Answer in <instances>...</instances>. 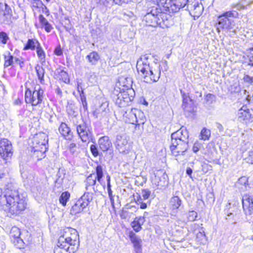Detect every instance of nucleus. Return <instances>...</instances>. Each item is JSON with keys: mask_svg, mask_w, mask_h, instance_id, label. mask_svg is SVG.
<instances>
[{"mask_svg": "<svg viewBox=\"0 0 253 253\" xmlns=\"http://www.w3.org/2000/svg\"><path fill=\"white\" fill-rule=\"evenodd\" d=\"M163 67L165 71L167 70V62H159L155 57L151 54L142 55L136 63L137 72L143 78L144 81L149 84L158 81Z\"/></svg>", "mask_w": 253, "mask_h": 253, "instance_id": "obj_1", "label": "nucleus"}, {"mask_svg": "<svg viewBox=\"0 0 253 253\" xmlns=\"http://www.w3.org/2000/svg\"><path fill=\"white\" fill-rule=\"evenodd\" d=\"M4 198L6 204L3 209L7 216L14 217L20 214L26 208V199L23 194L12 185H8L3 192L2 197L1 190L0 189V200Z\"/></svg>", "mask_w": 253, "mask_h": 253, "instance_id": "obj_2", "label": "nucleus"}, {"mask_svg": "<svg viewBox=\"0 0 253 253\" xmlns=\"http://www.w3.org/2000/svg\"><path fill=\"white\" fill-rule=\"evenodd\" d=\"M157 2L159 6L169 12H176L184 8L195 19L202 14L204 10L203 5L197 0H157Z\"/></svg>", "mask_w": 253, "mask_h": 253, "instance_id": "obj_3", "label": "nucleus"}, {"mask_svg": "<svg viewBox=\"0 0 253 253\" xmlns=\"http://www.w3.org/2000/svg\"><path fill=\"white\" fill-rule=\"evenodd\" d=\"M171 144L170 149L175 156L183 155L188 147V132L183 127L172 133L171 135Z\"/></svg>", "mask_w": 253, "mask_h": 253, "instance_id": "obj_4", "label": "nucleus"}, {"mask_svg": "<svg viewBox=\"0 0 253 253\" xmlns=\"http://www.w3.org/2000/svg\"><path fill=\"white\" fill-rule=\"evenodd\" d=\"M240 14L236 10H232L223 13L218 17L216 24V30L218 33L233 32L235 33L238 27L236 26L233 20L229 19L230 17L235 18H239Z\"/></svg>", "mask_w": 253, "mask_h": 253, "instance_id": "obj_5", "label": "nucleus"}, {"mask_svg": "<svg viewBox=\"0 0 253 253\" xmlns=\"http://www.w3.org/2000/svg\"><path fill=\"white\" fill-rule=\"evenodd\" d=\"M169 15L164 12H160L157 8L152 9L147 13L143 18L146 25L152 27L160 26L162 28L168 27L169 25Z\"/></svg>", "mask_w": 253, "mask_h": 253, "instance_id": "obj_6", "label": "nucleus"}, {"mask_svg": "<svg viewBox=\"0 0 253 253\" xmlns=\"http://www.w3.org/2000/svg\"><path fill=\"white\" fill-rule=\"evenodd\" d=\"M123 119L126 123L138 126L145 122L143 112L136 108L127 109L123 114Z\"/></svg>", "mask_w": 253, "mask_h": 253, "instance_id": "obj_7", "label": "nucleus"}, {"mask_svg": "<svg viewBox=\"0 0 253 253\" xmlns=\"http://www.w3.org/2000/svg\"><path fill=\"white\" fill-rule=\"evenodd\" d=\"M44 90L40 85H36L32 91L30 89L26 90L25 100L27 103L33 106H40L43 98Z\"/></svg>", "mask_w": 253, "mask_h": 253, "instance_id": "obj_8", "label": "nucleus"}, {"mask_svg": "<svg viewBox=\"0 0 253 253\" xmlns=\"http://www.w3.org/2000/svg\"><path fill=\"white\" fill-rule=\"evenodd\" d=\"M93 199V193L85 192L72 207L70 212L72 214H76L82 212L91 202Z\"/></svg>", "mask_w": 253, "mask_h": 253, "instance_id": "obj_9", "label": "nucleus"}, {"mask_svg": "<svg viewBox=\"0 0 253 253\" xmlns=\"http://www.w3.org/2000/svg\"><path fill=\"white\" fill-rule=\"evenodd\" d=\"M32 143L34 152L44 153L47 148L48 137L44 133H39L34 136Z\"/></svg>", "mask_w": 253, "mask_h": 253, "instance_id": "obj_10", "label": "nucleus"}, {"mask_svg": "<svg viewBox=\"0 0 253 253\" xmlns=\"http://www.w3.org/2000/svg\"><path fill=\"white\" fill-rule=\"evenodd\" d=\"M128 140V137L126 134L117 135L115 144L116 149L120 153L127 154L130 151L131 147Z\"/></svg>", "mask_w": 253, "mask_h": 253, "instance_id": "obj_11", "label": "nucleus"}, {"mask_svg": "<svg viewBox=\"0 0 253 253\" xmlns=\"http://www.w3.org/2000/svg\"><path fill=\"white\" fill-rule=\"evenodd\" d=\"M76 129L78 135L83 142H89L92 140L91 129L87 126L85 123L82 122L77 125Z\"/></svg>", "mask_w": 253, "mask_h": 253, "instance_id": "obj_12", "label": "nucleus"}, {"mask_svg": "<svg viewBox=\"0 0 253 253\" xmlns=\"http://www.w3.org/2000/svg\"><path fill=\"white\" fill-rule=\"evenodd\" d=\"M13 155V148L11 142L7 139L0 140V156L5 160L11 158Z\"/></svg>", "mask_w": 253, "mask_h": 253, "instance_id": "obj_13", "label": "nucleus"}, {"mask_svg": "<svg viewBox=\"0 0 253 253\" xmlns=\"http://www.w3.org/2000/svg\"><path fill=\"white\" fill-rule=\"evenodd\" d=\"M127 82L126 84H124L126 87V90H123V92H120V98H124V103L126 102L127 103L132 101L133 100L135 92L131 88L132 81L131 79H126Z\"/></svg>", "mask_w": 253, "mask_h": 253, "instance_id": "obj_14", "label": "nucleus"}, {"mask_svg": "<svg viewBox=\"0 0 253 253\" xmlns=\"http://www.w3.org/2000/svg\"><path fill=\"white\" fill-rule=\"evenodd\" d=\"M251 111L246 108L243 107L240 109L237 113V117L238 121L243 123L247 124L253 121V115Z\"/></svg>", "mask_w": 253, "mask_h": 253, "instance_id": "obj_15", "label": "nucleus"}, {"mask_svg": "<svg viewBox=\"0 0 253 253\" xmlns=\"http://www.w3.org/2000/svg\"><path fill=\"white\" fill-rule=\"evenodd\" d=\"M57 244L69 249H74L77 251L79 246V240H71L64 236H60Z\"/></svg>", "mask_w": 253, "mask_h": 253, "instance_id": "obj_16", "label": "nucleus"}, {"mask_svg": "<svg viewBox=\"0 0 253 253\" xmlns=\"http://www.w3.org/2000/svg\"><path fill=\"white\" fill-rule=\"evenodd\" d=\"M243 208L245 213L251 215L253 213V201L249 194H245L242 198Z\"/></svg>", "mask_w": 253, "mask_h": 253, "instance_id": "obj_17", "label": "nucleus"}, {"mask_svg": "<svg viewBox=\"0 0 253 253\" xmlns=\"http://www.w3.org/2000/svg\"><path fill=\"white\" fill-rule=\"evenodd\" d=\"M166 174L162 171H158L151 177V181L156 186H164L166 184Z\"/></svg>", "mask_w": 253, "mask_h": 253, "instance_id": "obj_18", "label": "nucleus"}, {"mask_svg": "<svg viewBox=\"0 0 253 253\" xmlns=\"http://www.w3.org/2000/svg\"><path fill=\"white\" fill-rule=\"evenodd\" d=\"M182 98L183 103L182 107L184 111L189 113L193 112L195 108L193 100L186 93L182 94Z\"/></svg>", "mask_w": 253, "mask_h": 253, "instance_id": "obj_19", "label": "nucleus"}, {"mask_svg": "<svg viewBox=\"0 0 253 253\" xmlns=\"http://www.w3.org/2000/svg\"><path fill=\"white\" fill-rule=\"evenodd\" d=\"M60 236L67 238L72 240H79L77 231L73 228L66 227L60 231Z\"/></svg>", "mask_w": 253, "mask_h": 253, "instance_id": "obj_20", "label": "nucleus"}, {"mask_svg": "<svg viewBox=\"0 0 253 253\" xmlns=\"http://www.w3.org/2000/svg\"><path fill=\"white\" fill-rule=\"evenodd\" d=\"M100 148L103 151H107L112 146V143L108 136H103L98 140Z\"/></svg>", "mask_w": 253, "mask_h": 253, "instance_id": "obj_21", "label": "nucleus"}, {"mask_svg": "<svg viewBox=\"0 0 253 253\" xmlns=\"http://www.w3.org/2000/svg\"><path fill=\"white\" fill-rule=\"evenodd\" d=\"M145 220L143 216L136 217L131 223V225L135 232L139 231L141 229V226L144 223Z\"/></svg>", "mask_w": 253, "mask_h": 253, "instance_id": "obj_22", "label": "nucleus"}, {"mask_svg": "<svg viewBox=\"0 0 253 253\" xmlns=\"http://www.w3.org/2000/svg\"><path fill=\"white\" fill-rule=\"evenodd\" d=\"M59 131L67 139H70L72 137L70 129L65 123L61 124L59 127Z\"/></svg>", "mask_w": 253, "mask_h": 253, "instance_id": "obj_23", "label": "nucleus"}, {"mask_svg": "<svg viewBox=\"0 0 253 253\" xmlns=\"http://www.w3.org/2000/svg\"><path fill=\"white\" fill-rule=\"evenodd\" d=\"M11 9L6 3L0 2V18L11 15Z\"/></svg>", "mask_w": 253, "mask_h": 253, "instance_id": "obj_24", "label": "nucleus"}, {"mask_svg": "<svg viewBox=\"0 0 253 253\" xmlns=\"http://www.w3.org/2000/svg\"><path fill=\"white\" fill-rule=\"evenodd\" d=\"M86 59L90 64L95 65L100 59V56L97 52L92 51L86 56Z\"/></svg>", "mask_w": 253, "mask_h": 253, "instance_id": "obj_25", "label": "nucleus"}, {"mask_svg": "<svg viewBox=\"0 0 253 253\" xmlns=\"http://www.w3.org/2000/svg\"><path fill=\"white\" fill-rule=\"evenodd\" d=\"M40 43L38 41L35 39H29L25 45L23 49L26 50H34L40 45Z\"/></svg>", "mask_w": 253, "mask_h": 253, "instance_id": "obj_26", "label": "nucleus"}, {"mask_svg": "<svg viewBox=\"0 0 253 253\" xmlns=\"http://www.w3.org/2000/svg\"><path fill=\"white\" fill-rule=\"evenodd\" d=\"M182 201L178 196L172 197L169 201V206L173 210H177L181 206Z\"/></svg>", "mask_w": 253, "mask_h": 253, "instance_id": "obj_27", "label": "nucleus"}, {"mask_svg": "<svg viewBox=\"0 0 253 253\" xmlns=\"http://www.w3.org/2000/svg\"><path fill=\"white\" fill-rule=\"evenodd\" d=\"M14 57L9 51L6 52L4 54V67H7L12 65L14 62Z\"/></svg>", "mask_w": 253, "mask_h": 253, "instance_id": "obj_28", "label": "nucleus"}, {"mask_svg": "<svg viewBox=\"0 0 253 253\" xmlns=\"http://www.w3.org/2000/svg\"><path fill=\"white\" fill-rule=\"evenodd\" d=\"M196 241L199 244H204L207 242L206 237L204 230L201 228L198 233H196Z\"/></svg>", "mask_w": 253, "mask_h": 253, "instance_id": "obj_29", "label": "nucleus"}, {"mask_svg": "<svg viewBox=\"0 0 253 253\" xmlns=\"http://www.w3.org/2000/svg\"><path fill=\"white\" fill-rule=\"evenodd\" d=\"M76 250L74 249H69L65 247H62L57 244V247L55 248L54 250V253H74Z\"/></svg>", "mask_w": 253, "mask_h": 253, "instance_id": "obj_30", "label": "nucleus"}, {"mask_svg": "<svg viewBox=\"0 0 253 253\" xmlns=\"http://www.w3.org/2000/svg\"><path fill=\"white\" fill-rule=\"evenodd\" d=\"M36 71L40 83L43 84L44 83V69L41 66L37 65L36 67Z\"/></svg>", "mask_w": 253, "mask_h": 253, "instance_id": "obj_31", "label": "nucleus"}, {"mask_svg": "<svg viewBox=\"0 0 253 253\" xmlns=\"http://www.w3.org/2000/svg\"><path fill=\"white\" fill-rule=\"evenodd\" d=\"M10 236L12 237L17 240V242L20 241L21 243H23L22 240L19 238L21 235V232L19 228L16 226L12 227L10 231Z\"/></svg>", "mask_w": 253, "mask_h": 253, "instance_id": "obj_32", "label": "nucleus"}, {"mask_svg": "<svg viewBox=\"0 0 253 253\" xmlns=\"http://www.w3.org/2000/svg\"><path fill=\"white\" fill-rule=\"evenodd\" d=\"M70 197V194L68 192H63L59 197V203L64 207L66 205V204Z\"/></svg>", "mask_w": 253, "mask_h": 253, "instance_id": "obj_33", "label": "nucleus"}, {"mask_svg": "<svg viewBox=\"0 0 253 253\" xmlns=\"http://www.w3.org/2000/svg\"><path fill=\"white\" fill-rule=\"evenodd\" d=\"M129 236L134 247L141 245V240L133 232H130Z\"/></svg>", "mask_w": 253, "mask_h": 253, "instance_id": "obj_34", "label": "nucleus"}, {"mask_svg": "<svg viewBox=\"0 0 253 253\" xmlns=\"http://www.w3.org/2000/svg\"><path fill=\"white\" fill-rule=\"evenodd\" d=\"M211 136V130L206 128H203L200 133V139L203 140H209Z\"/></svg>", "mask_w": 253, "mask_h": 253, "instance_id": "obj_35", "label": "nucleus"}, {"mask_svg": "<svg viewBox=\"0 0 253 253\" xmlns=\"http://www.w3.org/2000/svg\"><path fill=\"white\" fill-rule=\"evenodd\" d=\"M96 178L95 176H93L92 174L89 175L86 180L85 187L86 189H88V187L90 186H93L96 183Z\"/></svg>", "mask_w": 253, "mask_h": 253, "instance_id": "obj_36", "label": "nucleus"}, {"mask_svg": "<svg viewBox=\"0 0 253 253\" xmlns=\"http://www.w3.org/2000/svg\"><path fill=\"white\" fill-rule=\"evenodd\" d=\"M96 178L97 180L99 182L101 183V179L103 177V168L100 165H98L96 168Z\"/></svg>", "mask_w": 253, "mask_h": 253, "instance_id": "obj_37", "label": "nucleus"}, {"mask_svg": "<svg viewBox=\"0 0 253 253\" xmlns=\"http://www.w3.org/2000/svg\"><path fill=\"white\" fill-rule=\"evenodd\" d=\"M246 160L248 163L253 164V147L248 152V156L246 158Z\"/></svg>", "mask_w": 253, "mask_h": 253, "instance_id": "obj_38", "label": "nucleus"}, {"mask_svg": "<svg viewBox=\"0 0 253 253\" xmlns=\"http://www.w3.org/2000/svg\"><path fill=\"white\" fill-rule=\"evenodd\" d=\"M9 40L7 34L5 32H0V42L3 44H6L7 41Z\"/></svg>", "mask_w": 253, "mask_h": 253, "instance_id": "obj_39", "label": "nucleus"}, {"mask_svg": "<svg viewBox=\"0 0 253 253\" xmlns=\"http://www.w3.org/2000/svg\"><path fill=\"white\" fill-rule=\"evenodd\" d=\"M36 51L37 55L39 58H40L41 60L44 59L45 58V54L44 52L42 49V47L41 46V45L37 47L36 48Z\"/></svg>", "mask_w": 253, "mask_h": 253, "instance_id": "obj_40", "label": "nucleus"}, {"mask_svg": "<svg viewBox=\"0 0 253 253\" xmlns=\"http://www.w3.org/2000/svg\"><path fill=\"white\" fill-rule=\"evenodd\" d=\"M198 216L197 213L194 211H190L188 213L187 218L189 221H193Z\"/></svg>", "mask_w": 253, "mask_h": 253, "instance_id": "obj_41", "label": "nucleus"}, {"mask_svg": "<svg viewBox=\"0 0 253 253\" xmlns=\"http://www.w3.org/2000/svg\"><path fill=\"white\" fill-rule=\"evenodd\" d=\"M124 98H120V94H118V97L116 100V104L118 105L120 107H123L127 105V103L126 102H124Z\"/></svg>", "mask_w": 253, "mask_h": 253, "instance_id": "obj_42", "label": "nucleus"}, {"mask_svg": "<svg viewBox=\"0 0 253 253\" xmlns=\"http://www.w3.org/2000/svg\"><path fill=\"white\" fill-rule=\"evenodd\" d=\"M14 62L20 66L21 68L24 66V59L21 57L15 56Z\"/></svg>", "mask_w": 253, "mask_h": 253, "instance_id": "obj_43", "label": "nucleus"}, {"mask_svg": "<svg viewBox=\"0 0 253 253\" xmlns=\"http://www.w3.org/2000/svg\"><path fill=\"white\" fill-rule=\"evenodd\" d=\"M151 191L147 189L142 190L141 195L143 200L148 199L150 195Z\"/></svg>", "mask_w": 253, "mask_h": 253, "instance_id": "obj_44", "label": "nucleus"}, {"mask_svg": "<svg viewBox=\"0 0 253 253\" xmlns=\"http://www.w3.org/2000/svg\"><path fill=\"white\" fill-rule=\"evenodd\" d=\"M60 76L62 78V81L64 83H67L69 81V79L68 78V75L67 73L63 70H61L60 73Z\"/></svg>", "mask_w": 253, "mask_h": 253, "instance_id": "obj_45", "label": "nucleus"}, {"mask_svg": "<svg viewBox=\"0 0 253 253\" xmlns=\"http://www.w3.org/2000/svg\"><path fill=\"white\" fill-rule=\"evenodd\" d=\"M248 57L250 64L253 65V47L250 48L248 50Z\"/></svg>", "mask_w": 253, "mask_h": 253, "instance_id": "obj_46", "label": "nucleus"}, {"mask_svg": "<svg viewBox=\"0 0 253 253\" xmlns=\"http://www.w3.org/2000/svg\"><path fill=\"white\" fill-rule=\"evenodd\" d=\"M215 96L213 94L209 93L205 97V99L206 100L207 102H209V103H212L215 100Z\"/></svg>", "mask_w": 253, "mask_h": 253, "instance_id": "obj_47", "label": "nucleus"}, {"mask_svg": "<svg viewBox=\"0 0 253 253\" xmlns=\"http://www.w3.org/2000/svg\"><path fill=\"white\" fill-rule=\"evenodd\" d=\"M90 149L92 154L94 157H96L98 155V151L96 145L93 144L91 145L90 147Z\"/></svg>", "mask_w": 253, "mask_h": 253, "instance_id": "obj_48", "label": "nucleus"}, {"mask_svg": "<svg viewBox=\"0 0 253 253\" xmlns=\"http://www.w3.org/2000/svg\"><path fill=\"white\" fill-rule=\"evenodd\" d=\"M246 6L244 5L243 3H242V2H240L238 3H237L236 4H234L233 6V7L235 8L236 10H240L241 9H244L246 8Z\"/></svg>", "mask_w": 253, "mask_h": 253, "instance_id": "obj_49", "label": "nucleus"}, {"mask_svg": "<svg viewBox=\"0 0 253 253\" xmlns=\"http://www.w3.org/2000/svg\"><path fill=\"white\" fill-rule=\"evenodd\" d=\"M202 146V144L198 141H196L194 143L193 146V151L194 152H197Z\"/></svg>", "mask_w": 253, "mask_h": 253, "instance_id": "obj_50", "label": "nucleus"}, {"mask_svg": "<svg viewBox=\"0 0 253 253\" xmlns=\"http://www.w3.org/2000/svg\"><path fill=\"white\" fill-rule=\"evenodd\" d=\"M39 19L40 22L41 23L42 27L44 26L45 25L49 23L47 20L42 14L40 15Z\"/></svg>", "mask_w": 253, "mask_h": 253, "instance_id": "obj_51", "label": "nucleus"}, {"mask_svg": "<svg viewBox=\"0 0 253 253\" xmlns=\"http://www.w3.org/2000/svg\"><path fill=\"white\" fill-rule=\"evenodd\" d=\"M130 79V78H121L120 79L119 82L120 84L122 85V86L124 87L122 88V90H126V87L124 85V84H126L127 82L126 79Z\"/></svg>", "mask_w": 253, "mask_h": 253, "instance_id": "obj_52", "label": "nucleus"}, {"mask_svg": "<svg viewBox=\"0 0 253 253\" xmlns=\"http://www.w3.org/2000/svg\"><path fill=\"white\" fill-rule=\"evenodd\" d=\"M108 103L107 102L102 103L100 107V110L104 112H106L107 110H108Z\"/></svg>", "mask_w": 253, "mask_h": 253, "instance_id": "obj_53", "label": "nucleus"}, {"mask_svg": "<svg viewBox=\"0 0 253 253\" xmlns=\"http://www.w3.org/2000/svg\"><path fill=\"white\" fill-rule=\"evenodd\" d=\"M244 81L245 82L248 83H252L253 82V78L252 77H250V76L246 75H245L243 78Z\"/></svg>", "mask_w": 253, "mask_h": 253, "instance_id": "obj_54", "label": "nucleus"}, {"mask_svg": "<svg viewBox=\"0 0 253 253\" xmlns=\"http://www.w3.org/2000/svg\"><path fill=\"white\" fill-rule=\"evenodd\" d=\"M54 52L55 54L57 56H60L63 54L62 50L60 46L56 47Z\"/></svg>", "mask_w": 253, "mask_h": 253, "instance_id": "obj_55", "label": "nucleus"}, {"mask_svg": "<svg viewBox=\"0 0 253 253\" xmlns=\"http://www.w3.org/2000/svg\"><path fill=\"white\" fill-rule=\"evenodd\" d=\"M138 204H140V208L141 209H145L147 208V204L142 202V200L141 197L137 200Z\"/></svg>", "mask_w": 253, "mask_h": 253, "instance_id": "obj_56", "label": "nucleus"}, {"mask_svg": "<svg viewBox=\"0 0 253 253\" xmlns=\"http://www.w3.org/2000/svg\"><path fill=\"white\" fill-rule=\"evenodd\" d=\"M43 27H44V30L47 32H50L51 31V29H52V27L49 23H48L47 24H46V25L43 26Z\"/></svg>", "mask_w": 253, "mask_h": 253, "instance_id": "obj_57", "label": "nucleus"}, {"mask_svg": "<svg viewBox=\"0 0 253 253\" xmlns=\"http://www.w3.org/2000/svg\"><path fill=\"white\" fill-rule=\"evenodd\" d=\"M134 253H141V246H137L134 247Z\"/></svg>", "mask_w": 253, "mask_h": 253, "instance_id": "obj_58", "label": "nucleus"}, {"mask_svg": "<svg viewBox=\"0 0 253 253\" xmlns=\"http://www.w3.org/2000/svg\"><path fill=\"white\" fill-rule=\"evenodd\" d=\"M239 181L241 183H243L244 185H246L248 183V179L246 177L240 178Z\"/></svg>", "mask_w": 253, "mask_h": 253, "instance_id": "obj_59", "label": "nucleus"}, {"mask_svg": "<svg viewBox=\"0 0 253 253\" xmlns=\"http://www.w3.org/2000/svg\"><path fill=\"white\" fill-rule=\"evenodd\" d=\"M193 170L192 169L190 168H188L186 169V173L187 175H188L191 178H192V173Z\"/></svg>", "mask_w": 253, "mask_h": 253, "instance_id": "obj_60", "label": "nucleus"}, {"mask_svg": "<svg viewBox=\"0 0 253 253\" xmlns=\"http://www.w3.org/2000/svg\"><path fill=\"white\" fill-rule=\"evenodd\" d=\"M216 127L220 131H221L223 130V127L220 124L217 123L216 124Z\"/></svg>", "mask_w": 253, "mask_h": 253, "instance_id": "obj_61", "label": "nucleus"}, {"mask_svg": "<svg viewBox=\"0 0 253 253\" xmlns=\"http://www.w3.org/2000/svg\"><path fill=\"white\" fill-rule=\"evenodd\" d=\"M107 190L109 197H111L112 195V191L111 189L110 183H107Z\"/></svg>", "mask_w": 253, "mask_h": 253, "instance_id": "obj_62", "label": "nucleus"}, {"mask_svg": "<svg viewBox=\"0 0 253 253\" xmlns=\"http://www.w3.org/2000/svg\"><path fill=\"white\" fill-rule=\"evenodd\" d=\"M113 1L115 4L121 5L124 2V0H113Z\"/></svg>", "mask_w": 253, "mask_h": 253, "instance_id": "obj_63", "label": "nucleus"}, {"mask_svg": "<svg viewBox=\"0 0 253 253\" xmlns=\"http://www.w3.org/2000/svg\"><path fill=\"white\" fill-rule=\"evenodd\" d=\"M77 89H78V91L80 92V96H81V98H82V94H84V91H83V90L82 87H80L79 85L78 84Z\"/></svg>", "mask_w": 253, "mask_h": 253, "instance_id": "obj_64", "label": "nucleus"}]
</instances>
